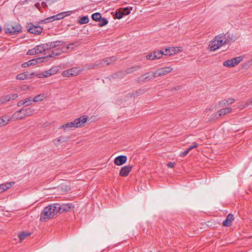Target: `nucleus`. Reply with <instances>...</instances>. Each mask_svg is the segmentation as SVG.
Wrapping results in <instances>:
<instances>
[{
    "label": "nucleus",
    "instance_id": "nucleus-1",
    "mask_svg": "<svg viewBox=\"0 0 252 252\" xmlns=\"http://www.w3.org/2000/svg\"><path fill=\"white\" fill-rule=\"evenodd\" d=\"M34 109L32 107L27 108H22L20 110L16 111L10 117L11 119L14 121L23 119L24 118L32 115Z\"/></svg>",
    "mask_w": 252,
    "mask_h": 252
},
{
    "label": "nucleus",
    "instance_id": "nucleus-2",
    "mask_svg": "<svg viewBox=\"0 0 252 252\" xmlns=\"http://www.w3.org/2000/svg\"><path fill=\"white\" fill-rule=\"evenodd\" d=\"M4 30L7 34H17L22 32V27L19 24L11 22L4 25Z\"/></svg>",
    "mask_w": 252,
    "mask_h": 252
},
{
    "label": "nucleus",
    "instance_id": "nucleus-3",
    "mask_svg": "<svg viewBox=\"0 0 252 252\" xmlns=\"http://www.w3.org/2000/svg\"><path fill=\"white\" fill-rule=\"evenodd\" d=\"M88 119V117L86 115L78 118L71 122H69V125H71V127H78L81 126L83 124L86 122Z\"/></svg>",
    "mask_w": 252,
    "mask_h": 252
},
{
    "label": "nucleus",
    "instance_id": "nucleus-4",
    "mask_svg": "<svg viewBox=\"0 0 252 252\" xmlns=\"http://www.w3.org/2000/svg\"><path fill=\"white\" fill-rule=\"evenodd\" d=\"M80 72L81 70L78 67H73L63 71L62 73V75L63 77L75 76Z\"/></svg>",
    "mask_w": 252,
    "mask_h": 252
},
{
    "label": "nucleus",
    "instance_id": "nucleus-5",
    "mask_svg": "<svg viewBox=\"0 0 252 252\" xmlns=\"http://www.w3.org/2000/svg\"><path fill=\"white\" fill-rule=\"evenodd\" d=\"M28 31L34 34H39L42 32V28L40 26H36L32 23H30L27 26Z\"/></svg>",
    "mask_w": 252,
    "mask_h": 252
},
{
    "label": "nucleus",
    "instance_id": "nucleus-6",
    "mask_svg": "<svg viewBox=\"0 0 252 252\" xmlns=\"http://www.w3.org/2000/svg\"><path fill=\"white\" fill-rule=\"evenodd\" d=\"M48 209H47L46 207L44 208L42 212L40 215V220L41 221H47L53 218L52 213L49 212Z\"/></svg>",
    "mask_w": 252,
    "mask_h": 252
},
{
    "label": "nucleus",
    "instance_id": "nucleus-7",
    "mask_svg": "<svg viewBox=\"0 0 252 252\" xmlns=\"http://www.w3.org/2000/svg\"><path fill=\"white\" fill-rule=\"evenodd\" d=\"M63 41L61 40H57L55 41H52L44 44V47L46 50L54 48L58 46H61L63 44Z\"/></svg>",
    "mask_w": 252,
    "mask_h": 252
},
{
    "label": "nucleus",
    "instance_id": "nucleus-8",
    "mask_svg": "<svg viewBox=\"0 0 252 252\" xmlns=\"http://www.w3.org/2000/svg\"><path fill=\"white\" fill-rule=\"evenodd\" d=\"M127 157L126 156H119L117 157L114 159V163L117 165H121L126 162Z\"/></svg>",
    "mask_w": 252,
    "mask_h": 252
},
{
    "label": "nucleus",
    "instance_id": "nucleus-9",
    "mask_svg": "<svg viewBox=\"0 0 252 252\" xmlns=\"http://www.w3.org/2000/svg\"><path fill=\"white\" fill-rule=\"evenodd\" d=\"M132 166L129 165L123 167L120 172V175L126 177L127 176L132 169Z\"/></svg>",
    "mask_w": 252,
    "mask_h": 252
},
{
    "label": "nucleus",
    "instance_id": "nucleus-10",
    "mask_svg": "<svg viewBox=\"0 0 252 252\" xmlns=\"http://www.w3.org/2000/svg\"><path fill=\"white\" fill-rule=\"evenodd\" d=\"M234 220V216L231 214H228L226 217L225 220H224L222 222L223 225L227 227L231 226L232 224V221Z\"/></svg>",
    "mask_w": 252,
    "mask_h": 252
},
{
    "label": "nucleus",
    "instance_id": "nucleus-11",
    "mask_svg": "<svg viewBox=\"0 0 252 252\" xmlns=\"http://www.w3.org/2000/svg\"><path fill=\"white\" fill-rule=\"evenodd\" d=\"M74 206L71 203L61 204L62 213L71 211Z\"/></svg>",
    "mask_w": 252,
    "mask_h": 252
},
{
    "label": "nucleus",
    "instance_id": "nucleus-12",
    "mask_svg": "<svg viewBox=\"0 0 252 252\" xmlns=\"http://www.w3.org/2000/svg\"><path fill=\"white\" fill-rule=\"evenodd\" d=\"M50 205L52 208H53L52 211L53 212H54L55 215H56L58 213L62 214L61 204L59 203H57Z\"/></svg>",
    "mask_w": 252,
    "mask_h": 252
},
{
    "label": "nucleus",
    "instance_id": "nucleus-13",
    "mask_svg": "<svg viewBox=\"0 0 252 252\" xmlns=\"http://www.w3.org/2000/svg\"><path fill=\"white\" fill-rule=\"evenodd\" d=\"M160 76H164L171 72L173 70V68L170 66H167L158 68Z\"/></svg>",
    "mask_w": 252,
    "mask_h": 252
},
{
    "label": "nucleus",
    "instance_id": "nucleus-14",
    "mask_svg": "<svg viewBox=\"0 0 252 252\" xmlns=\"http://www.w3.org/2000/svg\"><path fill=\"white\" fill-rule=\"evenodd\" d=\"M142 66L140 65H134L132 66L127 68L125 70V73H126V74H131L138 70Z\"/></svg>",
    "mask_w": 252,
    "mask_h": 252
},
{
    "label": "nucleus",
    "instance_id": "nucleus-15",
    "mask_svg": "<svg viewBox=\"0 0 252 252\" xmlns=\"http://www.w3.org/2000/svg\"><path fill=\"white\" fill-rule=\"evenodd\" d=\"M66 52V50H65L64 48H62V49L61 50L60 48H58L56 49L55 50H53L51 52V54H49L47 56L49 57H54V56H59L62 54L63 52Z\"/></svg>",
    "mask_w": 252,
    "mask_h": 252
},
{
    "label": "nucleus",
    "instance_id": "nucleus-16",
    "mask_svg": "<svg viewBox=\"0 0 252 252\" xmlns=\"http://www.w3.org/2000/svg\"><path fill=\"white\" fill-rule=\"evenodd\" d=\"M177 52L176 48L174 47H169V48H166L165 51H163V53L164 55L171 56L176 54Z\"/></svg>",
    "mask_w": 252,
    "mask_h": 252
},
{
    "label": "nucleus",
    "instance_id": "nucleus-17",
    "mask_svg": "<svg viewBox=\"0 0 252 252\" xmlns=\"http://www.w3.org/2000/svg\"><path fill=\"white\" fill-rule=\"evenodd\" d=\"M232 111V109L231 107H226L219 110L217 113L219 116H221L231 113Z\"/></svg>",
    "mask_w": 252,
    "mask_h": 252
},
{
    "label": "nucleus",
    "instance_id": "nucleus-18",
    "mask_svg": "<svg viewBox=\"0 0 252 252\" xmlns=\"http://www.w3.org/2000/svg\"><path fill=\"white\" fill-rule=\"evenodd\" d=\"M7 115L3 116L0 118V127L7 124L8 121L12 120Z\"/></svg>",
    "mask_w": 252,
    "mask_h": 252
},
{
    "label": "nucleus",
    "instance_id": "nucleus-19",
    "mask_svg": "<svg viewBox=\"0 0 252 252\" xmlns=\"http://www.w3.org/2000/svg\"><path fill=\"white\" fill-rule=\"evenodd\" d=\"M116 58L113 56L101 60V61L103 64V66H104V63H106V65H109L110 64L114 63L116 61Z\"/></svg>",
    "mask_w": 252,
    "mask_h": 252
},
{
    "label": "nucleus",
    "instance_id": "nucleus-20",
    "mask_svg": "<svg viewBox=\"0 0 252 252\" xmlns=\"http://www.w3.org/2000/svg\"><path fill=\"white\" fill-rule=\"evenodd\" d=\"M209 47L210 48V50L212 51H214L220 48L219 46V42L216 39L212 40L210 42L209 44Z\"/></svg>",
    "mask_w": 252,
    "mask_h": 252
},
{
    "label": "nucleus",
    "instance_id": "nucleus-21",
    "mask_svg": "<svg viewBox=\"0 0 252 252\" xmlns=\"http://www.w3.org/2000/svg\"><path fill=\"white\" fill-rule=\"evenodd\" d=\"M31 235V233L25 231H23L19 235V238L20 241L24 240L27 237L30 236Z\"/></svg>",
    "mask_w": 252,
    "mask_h": 252
},
{
    "label": "nucleus",
    "instance_id": "nucleus-22",
    "mask_svg": "<svg viewBox=\"0 0 252 252\" xmlns=\"http://www.w3.org/2000/svg\"><path fill=\"white\" fill-rule=\"evenodd\" d=\"M44 47V44H42L41 45H38L35 47V50H36V54H38L42 53L46 50V48Z\"/></svg>",
    "mask_w": 252,
    "mask_h": 252
},
{
    "label": "nucleus",
    "instance_id": "nucleus-23",
    "mask_svg": "<svg viewBox=\"0 0 252 252\" xmlns=\"http://www.w3.org/2000/svg\"><path fill=\"white\" fill-rule=\"evenodd\" d=\"M89 22V19L88 16H82L78 20V23L80 24H87Z\"/></svg>",
    "mask_w": 252,
    "mask_h": 252
},
{
    "label": "nucleus",
    "instance_id": "nucleus-24",
    "mask_svg": "<svg viewBox=\"0 0 252 252\" xmlns=\"http://www.w3.org/2000/svg\"><path fill=\"white\" fill-rule=\"evenodd\" d=\"M154 58L156 59H160L164 55L163 50H157L154 52Z\"/></svg>",
    "mask_w": 252,
    "mask_h": 252
},
{
    "label": "nucleus",
    "instance_id": "nucleus-25",
    "mask_svg": "<svg viewBox=\"0 0 252 252\" xmlns=\"http://www.w3.org/2000/svg\"><path fill=\"white\" fill-rule=\"evenodd\" d=\"M242 60H243V58L241 56L234 58L231 60L233 64H234V66H235L236 65L238 64Z\"/></svg>",
    "mask_w": 252,
    "mask_h": 252
},
{
    "label": "nucleus",
    "instance_id": "nucleus-26",
    "mask_svg": "<svg viewBox=\"0 0 252 252\" xmlns=\"http://www.w3.org/2000/svg\"><path fill=\"white\" fill-rule=\"evenodd\" d=\"M144 76H146L144 78V81H146V82H148L154 79V78L152 74V72H147L144 75Z\"/></svg>",
    "mask_w": 252,
    "mask_h": 252
},
{
    "label": "nucleus",
    "instance_id": "nucleus-27",
    "mask_svg": "<svg viewBox=\"0 0 252 252\" xmlns=\"http://www.w3.org/2000/svg\"><path fill=\"white\" fill-rule=\"evenodd\" d=\"M101 15L100 13L96 12L92 15V18L95 21H98L101 20Z\"/></svg>",
    "mask_w": 252,
    "mask_h": 252
},
{
    "label": "nucleus",
    "instance_id": "nucleus-28",
    "mask_svg": "<svg viewBox=\"0 0 252 252\" xmlns=\"http://www.w3.org/2000/svg\"><path fill=\"white\" fill-rule=\"evenodd\" d=\"M126 75V73L125 71H119L113 75V77L115 78L116 77H123L124 76Z\"/></svg>",
    "mask_w": 252,
    "mask_h": 252
},
{
    "label": "nucleus",
    "instance_id": "nucleus-29",
    "mask_svg": "<svg viewBox=\"0 0 252 252\" xmlns=\"http://www.w3.org/2000/svg\"><path fill=\"white\" fill-rule=\"evenodd\" d=\"M230 39V38H229V36L228 35L227 39L225 40H217V39H216V40L217 41H218L219 46V47H220L222 45L227 43L229 41Z\"/></svg>",
    "mask_w": 252,
    "mask_h": 252
},
{
    "label": "nucleus",
    "instance_id": "nucleus-30",
    "mask_svg": "<svg viewBox=\"0 0 252 252\" xmlns=\"http://www.w3.org/2000/svg\"><path fill=\"white\" fill-rule=\"evenodd\" d=\"M80 44V42L78 41H75L71 43L69 45H68L66 48H64V49L67 51V49H69L70 48H71V49H73V47H71L72 46H74L75 47H77Z\"/></svg>",
    "mask_w": 252,
    "mask_h": 252
},
{
    "label": "nucleus",
    "instance_id": "nucleus-31",
    "mask_svg": "<svg viewBox=\"0 0 252 252\" xmlns=\"http://www.w3.org/2000/svg\"><path fill=\"white\" fill-rule=\"evenodd\" d=\"M98 21L99 22V23L98 24V26L100 27H102L106 25L108 23V20L106 18H101V20Z\"/></svg>",
    "mask_w": 252,
    "mask_h": 252
},
{
    "label": "nucleus",
    "instance_id": "nucleus-32",
    "mask_svg": "<svg viewBox=\"0 0 252 252\" xmlns=\"http://www.w3.org/2000/svg\"><path fill=\"white\" fill-rule=\"evenodd\" d=\"M69 137L68 136H61L58 138V141L59 142L63 143L67 142L69 140Z\"/></svg>",
    "mask_w": 252,
    "mask_h": 252
},
{
    "label": "nucleus",
    "instance_id": "nucleus-33",
    "mask_svg": "<svg viewBox=\"0 0 252 252\" xmlns=\"http://www.w3.org/2000/svg\"><path fill=\"white\" fill-rule=\"evenodd\" d=\"M92 64V68H93V69H96L97 67H101L103 66L101 60L99 61L98 63H94Z\"/></svg>",
    "mask_w": 252,
    "mask_h": 252
},
{
    "label": "nucleus",
    "instance_id": "nucleus-34",
    "mask_svg": "<svg viewBox=\"0 0 252 252\" xmlns=\"http://www.w3.org/2000/svg\"><path fill=\"white\" fill-rule=\"evenodd\" d=\"M33 98L30 97L25 99H24L25 102V106H29L32 104V102H33Z\"/></svg>",
    "mask_w": 252,
    "mask_h": 252
},
{
    "label": "nucleus",
    "instance_id": "nucleus-35",
    "mask_svg": "<svg viewBox=\"0 0 252 252\" xmlns=\"http://www.w3.org/2000/svg\"><path fill=\"white\" fill-rule=\"evenodd\" d=\"M120 10L122 12V14L125 15H127L130 12V10L128 7H125L123 8H121L120 9Z\"/></svg>",
    "mask_w": 252,
    "mask_h": 252
},
{
    "label": "nucleus",
    "instance_id": "nucleus-36",
    "mask_svg": "<svg viewBox=\"0 0 252 252\" xmlns=\"http://www.w3.org/2000/svg\"><path fill=\"white\" fill-rule=\"evenodd\" d=\"M8 98L9 99V101H11L12 100H14L18 97V94L16 93L15 94H11L7 95Z\"/></svg>",
    "mask_w": 252,
    "mask_h": 252
},
{
    "label": "nucleus",
    "instance_id": "nucleus-37",
    "mask_svg": "<svg viewBox=\"0 0 252 252\" xmlns=\"http://www.w3.org/2000/svg\"><path fill=\"white\" fill-rule=\"evenodd\" d=\"M43 97H44L43 95H42L41 94H39V95H37L36 96H35L33 98L32 100H33V102L40 101L43 99Z\"/></svg>",
    "mask_w": 252,
    "mask_h": 252
},
{
    "label": "nucleus",
    "instance_id": "nucleus-38",
    "mask_svg": "<svg viewBox=\"0 0 252 252\" xmlns=\"http://www.w3.org/2000/svg\"><path fill=\"white\" fill-rule=\"evenodd\" d=\"M223 65L225 66H228L229 67H234V64L232 63L231 60H227L223 62Z\"/></svg>",
    "mask_w": 252,
    "mask_h": 252
},
{
    "label": "nucleus",
    "instance_id": "nucleus-39",
    "mask_svg": "<svg viewBox=\"0 0 252 252\" xmlns=\"http://www.w3.org/2000/svg\"><path fill=\"white\" fill-rule=\"evenodd\" d=\"M7 95L3 96L0 98V104H4L6 102L9 101V99L8 98Z\"/></svg>",
    "mask_w": 252,
    "mask_h": 252
},
{
    "label": "nucleus",
    "instance_id": "nucleus-40",
    "mask_svg": "<svg viewBox=\"0 0 252 252\" xmlns=\"http://www.w3.org/2000/svg\"><path fill=\"white\" fill-rule=\"evenodd\" d=\"M15 184L14 182H7L6 183L3 184L5 190L7 189H10L13 185Z\"/></svg>",
    "mask_w": 252,
    "mask_h": 252
},
{
    "label": "nucleus",
    "instance_id": "nucleus-41",
    "mask_svg": "<svg viewBox=\"0 0 252 252\" xmlns=\"http://www.w3.org/2000/svg\"><path fill=\"white\" fill-rule=\"evenodd\" d=\"M49 58V56H46L45 57H42L40 58H37L35 59L36 61H37V64L38 63H41L44 62L45 60H47Z\"/></svg>",
    "mask_w": 252,
    "mask_h": 252
},
{
    "label": "nucleus",
    "instance_id": "nucleus-42",
    "mask_svg": "<svg viewBox=\"0 0 252 252\" xmlns=\"http://www.w3.org/2000/svg\"><path fill=\"white\" fill-rule=\"evenodd\" d=\"M227 38L225 37V34H224L223 33L220 34L215 37V39L217 40H225Z\"/></svg>",
    "mask_w": 252,
    "mask_h": 252
},
{
    "label": "nucleus",
    "instance_id": "nucleus-43",
    "mask_svg": "<svg viewBox=\"0 0 252 252\" xmlns=\"http://www.w3.org/2000/svg\"><path fill=\"white\" fill-rule=\"evenodd\" d=\"M69 12H70V11H66V12H61L60 13H59L57 14V19L58 20H61L62 19H63L64 17L65 16V14H66V13H69Z\"/></svg>",
    "mask_w": 252,
    "mask_h": 252
},
{
    "label": "nucleus",
    "instance_id": "nucleus-44",
    "mask_svg": "<svg viewBox=\"0 0 252 252\" xmlns=\"http://www.w3.org/2000/svg\"><path fill=\"white\" fill-rule=\"evenodd\" d=\"M152 74L153 75V77L154 79L155 78L160 77V73L158 70V69H157L156 71L152 72Z\"/></svg>",
    "mask_w": 252,
    "mask_h": 252
},
{
    "label": "nucleus",
    "instance_id": "nucleus-45",
    "mask_svg": "<svg viewBox=\"0 0 252 252\" xmlns=\"http://www.w3.org/2000/svg\"><path fill=\"white\" fill-rule=\"evenodd\" d=\"M25 75L24 73L20 74L17 75L16 78L18 80H24L25 79H27V77H25Z\"/></svg>",
    "mask_w": 252,
    "mask_h": 252
},
{
    "label": "nucleus",
    "instance_id": "nucleus-46",
    "mask_svg": "<svg viewBox=\"0 0 252 252\" xmlns=\"http://www.w3.org/2000/svg\"><path fill=\"white\" fill-rule=\"evenodd\" d=\"M146 91L145 89H140L138 91H136L134 94H133V95L138 96L139 94H142L144 93Z\"/></svg>",
    "mask_w": 252,
    "mask_h": 252
},
{
    "label": "nucleus",
    "instance_id": "nucleus-47",
    "mask_svg": "<svg viewBox=\"0 0 252 252\" xmlns=\"http://www.w3.org/2000/svg\"><path fill=\"white\" fill-rule=\"evenodd\" d=\"M154 53L153 52H152V53L149 54L148 55H147L146 56V58L147 60H155V59H156V58H154Z\"/></svg>",
    "mask_w": 252,
    "mask_h": 252
},
{
    "label": "nucleus",
    "instance_id": "nucleus-48",
    "mask_svg": "<svg viewBox=\"0 0 252 252\" xmlns=\"http://www.w3.org/2000/svg\"><path fill=\"white\" fill-rule=\"evenodd\" d=\"M57 16V14L46 18L45 20V21H46V22H50V20L52 19H53V20H58V19H57L58 17Z\"/></svg>",
    "mask_w": 252,
    "mask_h": 252
},
{
    "label": "nucleus",
    "instance_id": "nucleus-49",
    "mask_svg": "<svg viewBox=\"0 0 252 252\" xmlns=\"http://www.w3.org/2000/svg\"><path fill=\"white\" fill-rule=\"evenodd\" d=\"M219 104L220 106H224L227 105L226 99H223L219 102Z\"/></svg>",
    "mask_w": 252,
    "mask_h": 252
},
{
    "label": "nucleus",
    "instance_id": "nucleus-50",
    "mask_svg": "<svg viewBox=\"0 0 252 252\" xmlns=\"http://www.w3.org/2000/svg\"><path fill=\"white\" fill-rule=\"evenodd\" d=\"M123 14H122V12L121 11V10L120 9L119 11L118 12H117L116 13V16L117 17V18L118 19H121L123 17Z\"/></svg>",
    "mask_w": 252,
    "mask_h": 252
},
{
    "label": "nucleus",
    "instance_id": "nucleus-51",
    "mask_svg": "<svg viewBox=\"0 0 252 252\" xmlns=\"http://www.w3.org/2000/svg\"><path fill=\"white\" fill-rule=\"evenodd\" d=\"M28 63L30 66L34 65L37 64V61H36L35 59H32L28 61Z\"/></svg>",
    "mask_w": 252,
    "mask_h": 252
},
{
    "label": "nucleus",
    "instance_id": "nucleus-52",
    "mask_svg": "<svg viewBox=\"0 0 252 252\" xmlns=\"http://www.w3.org/2000/svg\"><path fill=\"white\" fill-rule=\"evenodd\" d=\"M36 54V50H35V48L29 50L27 54L29 55H32Z\"/></svg>",
    "mask_w": 252,
    "mask_h": 252
},
{
    "label": "nucleus",
    "instance_id": "nucleus-53",
    "mask_svg": "<svg viewBox=\"0 0 252 252\" xmlns=\"http://www.w3.org/2000/svg\"><path fill=\"white\" fill-rule=\"evenodd\" d=\"M190 151V150H189V148L188 149L185 150L184 152L181 153L180 156V157H185V156H187Z\"/></svg>",
    "mask_w": 252,
    "mask_h": 252
},
{
    "label": "nucleus",
    "instance_id": "nucleus-54",
    "mask_svg": "<svg viewBox=\"0 0 252 252\" xmlns=\"http://www.w3.org/2000/svg\"><path fill=\"white\" fill-rule=\"evenodd\" d=\"M44 74H42L43 76H44V77H47L52 75V73L51 72V71H45L43 72Z\"/></svg>",
    "mask_w": 252,
    "mask_h": 252
},
{
    "label": "nucleus",
    "instance_id": "nucleus-55",
    "mask_svg": "<svg viewBox=\"0 0 252 252\" xmlns=\"http://www.w3.org/2000/svg\"><path fill=\"white\" fill-rule=\"evenodd\" d=\"M144 76H139L138 78V79H137V82L139 83H142V82H146V81H144Z\"/></svg>",
    "mask_w": 252,
    "mask_h": 252
},
{
    "label": "nucleus",
    "instance_id": "nucleus-56",
    "mask_svg": "<svg viewBox=\"0 0 252 252\" xmlns=\"http://www.w3.org/2000/svg\"><path fill=\"white\" fill-rule=\"evenodd\" d=\"M24 74L26 75L25 77H27V79L31 78V76L34 75V72H32L31 73H29V72H25Z\"/></svg>",
    "mask_w": 252,
    "mask_h": 252
},
{
    "label": "nucleus",
    "instance_id": "nucleus-57",
    "mask_svg": "<svg viewBox=\"0 0 252 252\" xmlns=\"http://www.w3.org/2000/svg\"><path fill=\"white\" fill-rule=\"evenodd\" d=\"M46 208H47V209H48V211H49V212L52 213V215H53V217L55 216V214H54V212H53V211H52L53 208L51 206V205H48V206L46 207Z\"/></svg>",
    "mask_w": 252,
    "mask_h": 252
},
{
    "label": "nucleus",
    "instance_id": "nucleus-58",
    "mask_svg": "<svg viewBox=\"0 0 252 252\" xmlns=\"http://www.w3.org/2000/svg\"><path fill=\"white\" fill-rule=\"evenodd\" d=\"M226 101H227V104H232L235 101V100H234V99H233L232 98H229L228 99H226Z\"/></svg>",
    "mask_w": 252,
    "mask_h": 252
},
{
    "label": "nucleus",
    "instance_id": "nucleus-59",
    "mask_svg": "<svg viewBox=\"0 0 252 252\" xmlns=\"http://www.w3.org/2000/svg\"><path fill=\"white\" fill-rule=\"evenodd\" d=\"M62 127L66 128H68V127H71V125H69V123H67L65 125H63L61 126V127L60 128H61Z\"/></svg>",
    "mask_w": 252,
    "mask_h": 252
},
{
    "label": "nucleus",
    "instance_id": "nucleus-60",
    "mask_svg": "<svg viewBox=\"0 0 252 252\" xmlns=\"http://www.w3.org/2000/svg\"><path fill=\"white\" fill-rule=\"evenodd\" d=\"M23 105H25V102H24V100H21L19 101L17 104V105L18 107H21Z\"/></svg>",
    "mask_w": 252,
    "mask_h": 252
},
{
    "label": "nucleus",
    "instance_id": "nucleus-61",
    "mask_svg": "<svg viewBox=\"0 0 252 252\" xmlns=\"http://www.w3.org/2000/svg\"><path fill=\"white\" fill-rule=\"evenodd\" d=\"M198 147V145L196 143H195L194 142L193 143V145L192 146H190L189 147V150H191L192 149H193V148H196Z\"/></svg>",
    "mask_w": 252,
    "mask_h": 252
},
{
    "label": "nucleus",
    "instance_id": "nucleus-62",
    "mask_svg": "<svg viewBox=\"0 0 252 252\" xmlns=\"http://www.w3.org/2000/svg\"><path fill=\"white\" fill-rule=\"evenodd\" d=\"M5 190L3 184L0 185V193H1Z\"/></svg>",
    "mask_w": 252,
    "mask_h": 252
},
{
    "label": "nucleus",
    "instance_id": "nucleus-63",
    "mask_svg": "<svg viewBox=\"0 0 252 252\" xmlns=\"http://www.w3.org/2000/svg\"><path fill=\"white\" fill-rule=\"evenodd\" d=\"M167 166L169 168H173L174 166V163L172 162H169L167 164Z\"/></svg>",
    "mask_w": 252,
    "mask_h": 252
},
{
    "label": "nucleus",
    "instance_id": "nucleus-64",
    "mask_svg": "<svg viewBox=\"0 0 252 252\" xmlns=\"http://www.w3.org/2000/svg\"><path fill=\"white\" fill-rule=\"evenodd\" d=\"M29 66H30V65L29 64L28 62L24 63L22 64V66L23 67H28Z\"/></svg>",
    "mask_w": 252,
    "mask_h": 252
}]
</instances>
